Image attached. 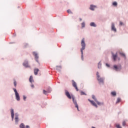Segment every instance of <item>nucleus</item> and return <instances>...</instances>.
Instances as JSON below:
<instances>
[{
  "instance_id": "obj_23",
  "label": "nucleus",
  "mask_w": 128,
  "mask_h": 128,
  "mask_svg": "<svg viewBox=\"0 0 128 128\" xmlns=\"http://www.w3.org/2000/svg\"><path fill=\"white\" fill-rule=\"evenodd\" d=\"M20 128H26V126L24 123H21L19 126Z\"/></svg>"
},
{
  "instance_id": "obj_6",
  "label": "nucleus",
  "mask_w": 128,
  "mask_h": 128,
  "mask_svg": "<svg viewBox=\"0 0 128 128\" xmlns=\"http://www.w3.org/2000/svg\"><path fill=\"white\" fill-rule=\"evenodd\" d=\"M111 31L113 32L114 34L118 32V30H116V25L114 24V22H112L111 23Z\"/></svg>"
},
{
  "instance_id": "obj_9",
  "label": "nucleus",
  "mask_w": 128,
  "mask_h": 128,
  "mask_svg": "<svg viewBox=\"0 0 128 128\" xmlns=\"http://www.w3.org/2000/svg\"><path fill=\"white\" fill-rule=\"evenodd\" d=\"M112 58L114 60V62H116V58H118V60H120V58H118V53L114 54V52H112Z\"/></svg>"
},
{
  "instance_id": "obj_24",
  "label": "nucleus",
  "mask_w": 128,
  "mask_h": 128,
  "mask_svg": "<svg viewBox=\"0 0 128 128\" xmlns=\"http://www.w3.org/2000/svg\"><path fill=\"white\" fill-rule=\"evenodd\" d=\"M96 102L97 103L98 106H104V102H100L97 100V102Z\"/></svg>"
},
{
  "instance_id": "obj_36",
  "label": "nucleus",
  "mask_w": 128,
  "mask_h": 128,
  "mask_svg": "<svg viewBox=\"0 0 128 128\" xmlns=\"http://www.w3.org/2000/svg\"><path fill=\"white\" fill-rule=\"evenodd\" d=\"M106 66H107V68H110V64H108V63H106Z\"/></svg>"
},
{
  "instance_id": "obj_5",
  "label": "nucleus",
  "mask_w": 128,
  "mask_h": 128,
  "mask_svg": "<svg viewBox=\"0 0 128 128\" xmlns=\"http://www.w3.org/2000/svg\"><path fill=\"white\" fill-rule=\"evenodd\" d=\"M72 100L73 103L75 106V108H77L78 112H80V109H78V102H76V98L74 97V96H72Z\"/></svg>"
},
{
  "instance_id": "obj_8",
  "label": "nucleus",
  "mask_w": 128,
  "mask_h": 128,
  "mask_svg": "<svg viewBox=\"0 0 128 128\" xmlns=\"http://www.w3.org/2000/svg\"><path fill=\"white\" fill-rule=\"evenodd\" d=\"M114 70L116 72H120L122 70V66L120 64L114 65Z\"/></svg>"
},
{
  "instance_id": "obj_10",
  "label": "nucleus",
  "mask_w": 128,
  "mask_h": 128,
  "mask_svg": "<svg viewBox=\"0 0 128 128\" xmlns=\"http://www.w3.org/2000/svg\"><path fill=\"white\" fill-rule=\"evenodd\" d=\"M33 56H34L35 60L38 64V54L36 52H33Z\"/></svg>"
},
{
  "instance_id": "obj_25",
  "label": "nucleus",
  "mask_w": 128,
  "mask_h": 128,
  "mask_svg": "<svg viewBox=\"0 0 128 128\" xmlns=\"http://www.w3.org/2000/svg\"><path fill=\"white\" fill-rule=\"evenodd\" d=\"M92 98L93 100H94L96 102H98V100H96V96H94V95H92Z\"/></svg>"
},
{
  "instance_id": "obj_35",
  "label": "nucleus",
  "mask_w": 128,
  "mask_h": 128,
  "mask_svg": "<svg viewBox=\"0 0 128 128\" xmlns=\"http://www.w3.org/2000/svg\"><path fill=\"white\" fill-rule=\"evenodd\" d=\"M126 120L123 121V122H122L123 126H126Z\"/></svg>"
},
{
  "instance_id": "obj_2",
  "label": "nucleus",
  "mask_w": 128,
  "mask_h": 128,
  "mask_svg": "<svg viewBox=\"0 0 128 128\" xmlns=\"http://www.w3.org/2000/svg\"><path fill=\"white\" fill-rule=\"evenodd\" d=\"M86 42L84 41V38H82L81 40V48H80V52H81V60H84V50H86Z\"/></svg>"
},
{
  "instance_id": "obj_3",
  "label": "nucleus",
  "mask_w": 128,
  "mask_h": 128,
  "mask_svg": "<svg viewBox=\"0 0 128 128\" xmlns=\"http://www.w3.org/2000/svg\"><path fill=\"white\" fill-rule=\"evenodd\" d=\"M96 78L99 84H100V86H102V85L104 86V80H105L104 77L100 76L98 72H96Z\"/></svg>"
},
{
  "instance_id": "obj_18",
  "label": "nucleus",
  "mask_w": 128,
  "mask_h": 128,
  "mask_svg": "<svg viewBox=\"0 0 128 128\" xmlns=\"http://www.w3.org/2000/svg\"><path fill=\"white\" fill-rule=\"evenodd\" d=\"M40 70H38V68H35L34 70V74H35V76L38 75V74Z\"/></svg>"
},
{
  "instance_id": "obj_40",
  "label": "nucleus",
  "mask_w": 128,
  "mask_h": 128,
  "mask_svg": "<svg viewBox=\"0 0 128 128\" xmlns=\"http://www.w3.org/2000/svg\"><path fill=\"white\" fill-rule=\"evenodd\" d=\"M92 128H96L94 126H92Z\"/></svg>"
},
{
  "instance_id": "obj_4",
  "label": "nucleus",
  "mask_w": 128,
  "mask_h": 128,
  "mask_svg": "<svg viewBox=\"0 0 128 128\" xmlns=\"http://www.w3.org/2000/svg\"><path fill=\"white\" fill-rule=\"evenodd\" d=\"M12 90L15 94V98L16 100H17V102H20V94H18V90L16 88H13Z\"/></svg>"
},
{
  "instance_id": "obj_41",
  "label": "nucleus",
  "mask_w": 128,
  "mask_h": 128,
  "mask_svg": "<svg viewBox=\"0 0 128 128\" xmlns=\"http://www.w3.org/2000/svg\"><path fill=\"white\" fill-rule=\"evenodd\" d=\"M26 44V46H28V44Z\"/></svg>"
},
{
  "instance_id": "obj_14",
  "label": "nucleus",
  "mask_w": 128,
  "mask_h": 128,
  "mask_svg": "<svg viewBox=\"0 0 128 128\" xmlns=\"http://www.w3.org/2000/svg\"><path fill=\"white\" fill-rule=\"evenodd\" d=\"M88 102H90L94 106L95 108H98V105L96 104V102L94 101V100H92L90 99H88Z\"/></svg>"
},
{
  "instance_id": "obj_39",
  "label": "nucleus",
  "mask_w": 128,
  "mask_h": 128,
  "mask_svg": "<svg viewBox=\"0 0 128 128\" xmlns=\"http://www.w3.org/2000/svg\"><path fill=\"white\" fill-rule=\"evenodd\" d=\"M26 128H30V126L28 125L26 126Z\"/></svg>"
},
{
  "instance_id": "obj_31",
  "label": "nucleus",
  "mask_w": 128,
  "mask_h": 128,
  "mask_svg": "<svg viewBox=\"0 0 128 128\" xmlns=\"http://www.w3.org/2000/svg\"><path fill=\"white\" fill-rule=\"evenodd\" d=\"M120 102V98H118L116 102V104H118V102Z\"/></svg>"
},
{
  "instance_id": "obj_7",
  "label": "nucleus",
  "mask_w": 128,
  "mask_h": 128,
  "mask_svg": "<svg viewBox=\"0 0 128 128\" xmlns=\"http://www.w3.org/2000/svg\"><path fill=\"white\" fill-rule=\"evenodd\" d=\"M96 8H98V6L94 4H90L89 7V10L92 12H94Z\"/></svg>"
},
{
  "instance_id": "obj_26",
  "label": "nucleus",
  "mask_w": 128,
  "mask_h": 128,
  "mask_svg": "<svg viewBox=\"0 0 128 128\" xmlns=\"http://www.w3.org/2000/svg\"><path fill=\"white\" fill-rule=\"evenodd\" d=\"M112 4L114 6H118V2H113Z\"/></svg>"
},
{
  "instance_id": "obj_34",
  "label": "nucleus",
  "mask_w": 128,
  "mask_h": 128,
  "mask_svg": "<svg viewBox=\"0 0 128 128\" xmlns=\"http://www.w3.org/2000/svg\"><path fill=\"white\" fill-rule=\"evenodd\" d=\"M14 84L15 88H16V81L14 80Z\"/></svg>"
},
{
  "instance_id": "obj_11",
  "label": "nucleus",
  "mask_w": 128,
  "mask_h": 128,
  "mask_svg": "<svg viewBox=\"0 0 128 128\" xmlns=\"http://www.w3.org/2000/svg\"><path fill=\"white\" fill-rule=\"evenodd\" d=\"M65 94L67 96V98H69V100H71L72 98V96H74V95H72V96H71L70 94V92H68V91L66 90H65Z\"/></svg>"
},
{
  "instance_id": "obj_28",
  "label": "nucleus",
  "mask_w": 128,
  "mask_h": 128,
  "mask_svg": "<svg viewBox=\"0 0 128 128\" xmlns=\"http://www.w3.org/2000/svg\"><path fill=\"white\" fill-rule=\"evenodd\" d=\"M119 26H124V22H122L120 21Z\"/></svg>"
},
{
  "instance_id": "obj_21",
  "label": "nucleus",
  "mask_w": 128,
  "mask_h": 128,
  "mask_svg": "<svg viewBox=\"0 0 128 128\" xmlns=\"http://www.w3.org/2000/svg\"><path fill=\"white\" fill-rule=\"evenodd\" d=\"M29 82H31V84H32V82H34V78H32V76H30L29 78Z\"/></svg>"
},
{
  "instance_id": "obj_33",
  "label": "nucleus",
  "mask_w": 128,
  "mask_h": 128,
  "mask_svg": "<svg viewBox=\"0 0 128 128\" xmlns=\"http://www.w3.org/2000/svg\"><path fill=\"white\" fill-rule=\"evenodd\" d=\"M116 128H122V126H120V124H116Z\"/></svg>"
},
{
  "instance_id": "obj_19",
  "label": "nucleus",
  "mask_w": 128,
  "mask_h": 128,
  "mask_svg": "<svg viewBox=\"0 0 128 128\" xmlns=\"http://www.w3.org/2000/svg\"><path fill=\"white\" fill-rule=\"evenodd\" d=\"M86 28V22L84 21H83L81 23V28Z\"/></svg>"
},
{
  "instance_id": "obj_22",
  "label": "nucleus",
  "mask_w": 128,
  "mask_h": 128,
  "mask_svg": "<svg viewBox=\"0 0 128 128\" xmlns=\"http://www.w3.org/2000/svg\"><path fill=\"white\" fill-rule=\"evenodd\" d=\"M111 96H116V91H113L112 92H111Z\"/></svg>"
},
{
  "instance_id": "obj_1",
  "label": "nucleus",
  "mask_w": 128,
  "mask_h": 128,
  "mask_svg": "<svg viewBox=\"0 0 128 128\" xmlns=\"http://www.w3.org/2000/svg\"><path fill=\"white\" fill-rule=\"evenodd\" d=\"M10 112L12 120H14L15 124H18V122H20V118H18L20 116V114H18V112H16L14 114V108H11L10 110Z\"/></svg>"
},
{
  "instance_id": "obj_16",
  "label": "nucleus",
  "mask_w": 128,
  "mask_h": 128,
  "mask_svg": "<svg viewBox=\"0 0 128 128\" xmlns=\"http://www.w3.org/2000/svg\"><path fill=\"white\" fill-rule=\"evenodd\" d=\"M62 66H56V70H58V72H62Z\"/></svg>"
},
{
  "instance_id": "obj_12",
  "label": "nucleus",
  "mask_w": 128,
  "mask_h": 128,
  "mask_svg": "<svg viewBox=\"0 0 128 128\" xmlns=\"http://www.w3.org/2000/svg\"><path fill=\"white\" fill-rule=\"evenodd\" d=\"M72 86L74 88H76V92H78V86H76V83L74 80H72Z\"/></svg>"
},
{
  "instance_id": "obj_29",
  "label": "nucleus",
  "mask_w": 128,
  "mask_h": 128,
  "mask_svg": "<svg viewBox=\"0 0 128 128\" xmlns=\"http://www.w3.org/2000/svg\"><path fill=\"white\" fill-rule=\"evenodd\" d=\"M80 95L81 96H86V94L83 91H80Z\"/></svg>"
},
{
  "instance_id": "obj_30",
  "label": "nucleus",
  "mask_w": 128,
  "mask_h": 128,
  "mask_svg": "<svg viewBox=\"0 0 128 128\" xmlns=\"http://www.w3.org/2000/svg\"><path fill=\"white\" fill-rule=\"evenodd\" d=\"M120 54L121 56H124V58H126V54H124L122 52H120Z\"/></svg>"
},
{
  "instance_id": "obj_37",
  "label": "nucleus",
  "mask_w": 128,
  "mask_h": 128,
  "mask_svg": "<svg viewBox=\"0 0 128 128\" xmlns=\"http://www.w3.org/2000/svg\"><path fill=\"white\" fill-rule=\"evenodd\" d=\"M31 88H34V84H31Z\"/></svg>"
},
{
  "instance_id": "obj_27",
  "label": "nucleus",
  "mask_w": 128,
  "mask_h": 128,
  "mask_svg": "<svg viewBox=\"0 0 128 128\" xmlns=\"http://www.w3.org/2000/svg\"><path fill=\"white\" fill-rule=\"evenodd\" d=\"M67 12L68 14H72V10H67Z\"/></svg>"
},
{
  "instance_id": "obj_13",
  "label": "nucleus",
  "mask_w": 128,
  "mask_h": 128,
  "mask_svg": "<svg viewBox=\"0 0 128 128\" xmlns=\"http://www.w3.org/2000/svg\"><path fill=\"white\" fill-rule=\"evenodd\" d=\"M22 64L25 68H30V66L28 65V61L27 60H25Z\"/></svg>"
},
{
  "instance_id": "obj_15",
  "label": "nucleus",
  "mask_w": 128,
  "mask_h": 128,
  "mask_svg": "<svg viewBox=\"0 0 128 128\" xmlns=\"http://www.w3.org/2000/svg\"><path fill=\"white\" fill-rule=\"evenodd\" d=\"M102 62L100 61L98 64V70H102Z\"/></svg>"
},
{
  "instance_id": "obj_20",
  "label": "nucleus",
  "mask_w": 128,
  "mask_h": 128,
  "mask_svg": "<svg viewBox=\"0 0 128 128\" xmlns=\"http://www.w3.org/2000/svg\"><path fill=\"white\" fill-rule=\"evenodd\" d=\"M50 90L46 91L44 90H43V94L46 96L48 95V94H50Z\"/></svg>"
},
{
  "instance_id": "obj_17",
  "label": "nucleus",
  "mask_w": 128,
  "mask_h": 128,
  "mask_svg": "<svg viewBox=\"0 0 128 128\" xmlns=\"http://www.w3.org/2000/svg\"><path fill=\"white\" fill-rule=\"evenodd\" d=\"M90 26H92V28H96V24L94 22H91L90 24Z\"/></svg>"
},
{
  "instance_id": "obj_32",
  "label": "nucleus",
  "mask_w": 128,
  "mask_h": 128,
  "mask_svg": "<svg viewBox=\"0 0 128 128\" xmlns=\"http://www.w3.org/2000/svg\"><path fill=\"white\" fill-rule=\"evenodd\" d=\"M23 100H24V102H26V96L24 95L23 96Z\"/></svg>"
},
{
  "instance_id": "obj_38",
  "label": "nucleus",
  "mask_w": 128,
  "mask_h": 128,
  "mask_svg": "<svg viewBox=\"0 0 128 128\" xmlns=\"http://www.w3.org/2000/svg\"><path fill=\"white\" fill-rule=\"evenodd\" d=\"M79 20L80 22H82V18H80Z\"/></svg>"
}]
</instances>
